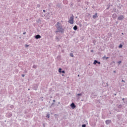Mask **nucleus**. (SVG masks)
Here are the masks:
<instances>
[{"mask_svg": "<svg viewBox=\"0 0 127 127\" xmlns=\"http://www.w3.org/2000/svg\"><path fill=\"white\" fill-rule=\"evenodd\" d=\"M59 24H60V23L58 22L57 23V29L58 31H57L56 32H61L62 33L64 32V29L62 28V25H60Z\"/></svg>", "mask_w": 127, "mask_h": 127, "instance_id": "f257e3e1", "label": "nucleus"}, {"mask_svg": "<svg viewBox=\"0 0 127 127\" xmlns=\"http://www.w3.org/2000/svg\"><path fill=\"white\" fill-rule=\"evenodd\" d=\"M68 23L70 24H73L74 23V16H71L70 17L69 20H68Z\"/></svg>", "mask_w": 127, "mask_h": 127, "instance_id": "f03ea898", "label": "nucleus"}, {"mask_svg": "<svg viewBox=\"0 0 127 127\" xmlns=\"http://www.w3.org/2000/svg\"><path fill=\"white\" fill-rule=\"evenodd\" d=\"M125 18V17H124V15H120L118 17V20H123Z\"/></svg>", "mask_w": 127, "mask_h": 127, "instance_id": "7ed1b4c3", "label": "nucleus"}, {"mask_svg": "<svg viewBox=\"0 0 127 127\" xmlns=\"http://www.w3.org/2000/svg\"><path fill=\"white\" fill-rule=\"evenodd\" d=\"M70 107H71V108H72V109H75V108H76V105H75V103H72L70 104Z\"/></svg>", "mask_w": 127, "mask_h": 127, "instance_id": "20e7f679", "label": "nucleus"}, {"mask_svg": "<svg viewBox=\"0 0 127 127\" xmlns=\"http://www.w3.org/2000/svg\"><path fill=\"white\" fill-rule=\"evenodd\" d=\"M93 18L94 19H96V18H98V13H96L95 14L93 15Z\"/></svg>", "mask_w": 127, "mask_h": 127, "instance_id": "39448f33", "label": "nucleus"}, {"mask_svg": "<svg viewBox=\"0 0 127 127\" xmlns=\"http://www.w3.org/2000/svg\"><path fill=\"white\" fill-rule=\"evenodd\" d=\"M106 125H110V124H111V123H112V121L111 120H106L105 122Z\"/></svg>", "mask_w": 127, "mask_h": 127, "instance_id": "423d86ee", "label": "nucleus"}, {"mask_svg": "<svg viewBox=\"0 0 127 127\" xmlns=\"http://www.w3.org/2000/svg\"><path fill=\"white\" fill-rule=\"evenodd\" d=\"M36 39H39V38H41V36L40 35H36L35 36Z\"/></svg>", "mask_w": 127, "mask_h": 127, "instance_id": "0eeeda50", "label": "nucleus"}, {"mask_svg": "<svg viewBox=\"0 0 127 127\" xmlns=\"http://www.w3.org/2000/svg\"><path fill=\"white\" fill-rule=\"evenodd\" d=\"M117 108H118V109H122V108H123V105H122L121 104L117 105Z\"/></svg>", "mask_w": 127, "mask_h": 127, "instance_id": "6e6552de", "label": "nucleus"}, {"mask_svg": "<svg viewBox=\"0 0 127 127\" xmlns=\"http://www.w3.org/2000/svg\"><path fill=\"white\" fill-rule=\"evenodd\" d=\"M117 14L116 13H114L112 15V17H113L114 18H117Z\"/></svg>", "mask_w": 127, "mask_h": 127, "instance_id": "1a4fd4ad", "label": "nucleus"}, {"mask_svg": "<svg viewBox=\"0 0 127 127\" xmlns=\"http://www.w3.org/2000/svg\"><path fill=\"white\" fill-rule=\"evenodd\" d=\"M73 29H74V30H77V29H78V27L77 26V25H75L73 27Z\"/></svg>", "mask_w": 127, "mask_h": 127, "instance_id": "9d476101", "label": "nucleus"}, {"mask_svg": "<svg viewBox=\"0 0 127 127\" xmlns=\"http://www.w3.org/2000/svg\"><path fill=\"white\" fill-rule=\"evenodd\" d=\"M82 93H79V94H77L76 95V97H77L78 98H79V97H81V96H82Z\"/></svg>", "mask_w": 127, "mask_h": 127, "instance_id": "9b49d317", "label": "nucleus"}, {"mask_svg": "<svg viewBox=\"0 0 127 127\" xmlns=\"http://www.w3.org/2000/svg\"><path fill=\"white\" fill-rule=\"evenodd\" d=\"M98 64V61L95 60L93 63L94 65H96V64Z\"/></svg>", "mask_w": 127, "mask_h": 127, "instance_id": "f8f14e48", "label": "nucleus"}, {"mask_svg": "<svg viewBox=\"0 0 127 127\" xmlns=\"http://www.w3.org/2000/svg\"><path fill=\"white\" fill-rule=\"evenodd\" d=\"M109 57H103V59L104 60H107L109 59Z\"/></svg>", "mask_w": 127, "mask_h": 127, "instance_id": "ddd939ff", "label": "nucleus"}, {"mask_svg": "<svg viewBox=\"0 0 127 127\" xmlns=\"http://www.w3.org/2000/svg\"><path fill=\"white\" fill-rule=\"evenodd\" d=\"M33 68H34V69H36V68H37V65L35 64L33 65Z\"/></svg>", "mask_w": 127, "mask_h": 127, "instance_id": "4468645a", "label": "nucleus"}, {"mask_svg": "<svg viewBox=\"0 0 127 127\" xmlns=\"http://www.w3.org/2000/svg\"><path fill=\"white\" fill-rule=\"evenodd\" d=\"M59 73H61L62 72V68H60L59 69Z\"/></svg>", "mask_w": 127, "mask_h": 127, "instance_id": "2eb2a0df", "label": "nucleus"}, {"mask_svg": "<svg viewBox=\"0 0 127 127\" xmlns=\"http://www.w3.org/2000/svg\"><path fill=\"white\" fill-rule=\"evenodd\" d=\"M70 56H71V57H74V55H73V53H70Z\"/></svg>", "mask_w": 127, "mask_h": 127, "instance_id": "dca6fc26", "label": "nucleus"}, {"mask_svg": "<svg viewBox=\"0 0 127 127\" xmlns=\"http://www.w3.org/2000/svg\"><path fill=\"white\" fill-rule=\"evenodd\" d=\"M119 48H123V45H122V44H120V45H119Z\"/></svg>", "mask_w": 127, "mask_h": 127, "instance_id": "f3484780", "label": "nucleus"}, {"mask_svg": "<svg viewBox=\"0 0 127 127\" xmlns=\"http://www.w3.org/2000/svg\"><path fill=\"white\" fill-rule=\"evenodd\" d=\"M56 39H57V41H59V38H58V37H56Z\"/></svg>", "mask_w": 127, "mask_h": 127, "instance_id": "a211bd4d", "label": "nucleus"}, {"mask_svg": "<svg viewBox=\"0 0 127 127\" xmlns=\"http://www.w3.org/2000/svg\"><path fill=\"white\" fill-rule=\"evenodd\" d=\"M29 46V45H25V47H26V48H27V47H28Z\"/></svg>", "mask_w": 127, "mask_h": 127, "instance_id": "6ab92c4d", "label": "nucleus"}, {"mask_svg": "<svg viewBox=\"0 0 127 127\" xmlns=\"http://www.w3.org/2000/svg\"><path fill=\"white\" fill-rule=\"evenodd\" d=\"M57 7H60V4H57Z\"/></svg>", "mask_w": 127, "mask_h": 127, "instance_id": "aec40b11", "label": "nucleus"}, {"mask_svg": "<svg viewBox=\"0 0 127 127\" xmlns=\"http://www.w3.org/2000/svg\"><path fill=\"white\" fill-rule=\"evenodd\" d=\"M61 73H63V74H65V70L62 71Z\"/></svg>", "mask_w": 127, "mask_h": 127, "instance_id": "412c9836", "label": "nucleus"}, {"mask_svg": "<svg viewBox=\"0 0 127 127\" xmlns=\"http://www.w3.org/2000/svg\"><path fill=\"white\" fill-rule=\"evenodd\" d=\"M82 127H86V125L85 124L82 125Z\"/></svg>", "mask_w": 127, "mask_h": 127, "instance_id": "4be33fe9", "label": "nucleus"}, {"mask_svg": "<svg viewBox=\"0 0 127 127\" xmlns=\"http://www.w3.org/2000/svg\"><path fill=\"white\" fill-rule=\"evenodd\" d=\"M34 90L36 91V90H37V87L34 88Z\"/></svg>", "mask_w": 127, "mask_h": 127, "instance_id": "5701e85b", "label": "nucleus"}, {"mask_svg": "<svg viewBox=\"0 0 127 127\" xmlns=\"http://www.w3.org/2000/svg\"><path fill=\"white\" fill-rule=\"evenodd\" d=\"M118 64H121V63H122V61H119V62H118Z\"/></svg>", "mask_w": 127, "mask_h": 127, "instance_id": "b1692460", "label": "nucleus"}, {"mask_svg": "<svg viewBox=\"0 0 127 127\" xmlns=\"http://www.w3.org/2000/svg\"><path fill=\"white\" fill-rule=\"evenodd\" d=\"M47 117H48L49 119V118H50V116L49 115V114H48Z\"/></svg>", "mask_w": 127, "mask_h": 127, "instance_id": "393cba45", "label": "nucleus"}, {"mask_svg": "<svg viewBox=\"0 0 127 127\" xmlns=\"http://www.w3.org/2000/svg\"><path fill=\"white\" fill-rule=\"evenodd\" d=\"M97 64H101V62H97Z\"/></svg>", "mask_w": 127, "mask_h": 127, "instance_id": "a878e982", "label": "nucleus"}, {"mask_svg": "<svg viewBox=\"0 0 127 127\" xmlns=\"http://www.w3.org/2000/svg\"><path fill=\"white\" fill-rule=\"evenodd\" d=\"M23 34H26V32H24L23 33Z\"/></svg>", "mask_w": 127, "mask_h": 127, "instance_id": "bb28decb", "label": "nucleus"}, {"mask_svg": "<svg viewBox=\"0 0 127 127\" xmlns=\"http://www.w3.org/2000/svg\"><path fill=\"white\" fill-rule=\"evenodd\" d=\"M122 82H124L125 83L126 81L125 80H122Z\"/></svg>", "mask_w": 127, "mask_h": 127, "instance_id": "cd10ccee", "label": "nucleus"}, {"mask_svg": "<svg viewBox=\"0 0 127 127\" xmlns=\"http://www.w3.org/2000/svg\"><path fill=\"white\" fill-rule=\"evenodd\" d=\"M25 75L24 74H22V77H24Z\"/></svg>", "mask_w": 127, "mask_h": 127, "instance_id": "c85d7f7f", "label": "nucleus"}, {"mask_svg": "<svg viewBox=\"0 0 127 127\" xmlns=\"http://www.w3.org/2000/svg\"><path fill=\"white\" fill-rule=\"evenodd\" d=\"M106 85H107V87L109 86V84L108 83H106Z\"/></svg>", "mask_w": 127, "mask_h": 127, "instance_id": "c756f323", "label": "nucleus"}, {"mask_svg": "<svg viewBox=\"0 0 127 127\" xmlns=\"http://www.w3.org/2000/svg\"><path fill=\"white\" fill-rule=\"evenodd\" d=\"M45 10H43V12H45Z\"/></svg>", "mask_w": 127, "mask_h": 127, "instance_id": "7c9ffc66", "label": "nucleus"}, {"mask_svg": "<svg viewBox=\"0 0 127 127\" xmlns=\"http://www.w3.org/2000/svg\"><path fill=\"white\" fill-rule=\"evenodd\" d=\"M114 73H116V70H114Z\"/></svg>", "mask_w": 127, "mask_h": 127, "instance_id": "2f4dec72", "label": "nucleus"}, {"mask_svg": "<svg viewBox=\"0 0 127 127\" xmlns=\"http://www.w3.org/2000/svg\"><path fill=\"white\" fill-rule=\"evenodd\" d=\"M122 100H123V101H125V98H123Z\"/></svg>", "mask_w": 127, "mask_h": 127, "instance_id": "473e14b6", "label": "nucleus"}, {"mask_svg": "<svg viewBox=\"0 0 127 127\" xmlns=\"http://www.w3.org/2000/svg\"><path fill=\"white\" fill-rule=\"evenodd\" d=\"M93 50H91V52H93Z\"/></svg>", "mask_w": 127, "mask_h": 127, "instance_id": "72a5a7b5", "label": "nucleus"}, {"mask_svg": "<svg viewBox=\"0 0 127 127\" xmlns=\"http://www.w3.org/2000/svg\"><path fill=\"white\" fill-rule=\"evenodd\" d=\"M77 76H78V77H80V75H79V74Z\"/></svg>", "mask_w": 127, "mask_h": 127, "instance_id": "f704fd0d", "label": "nucleus"}, {"mask_svg": "<svg viewBox=\"0 0 127 127\" xmlns=\"http://www.w3.org/2000/svg\"><path fill=\"white\" fill-rule=\"evenodd\" d=\"M53 102H55V100H53Z\"/></svg>", "mask_w": 127, "mask_h": 127, "instance_id": "c9c22d12", "label": "nucleus"}, {"mask_svg": "<svg viewBox=\"0 0 127 127\" xmlns=\"http://www.w3.org/2000/svg\"><path fill=\"white\" fill-rule=\"evenodd\" d=\"M64 1H66V0H64Z\"/></svg>", "mask_w": 127, "mask_h": 127, "instance_id": "e433bc0d", "label": "nucleus"}, {"mask_svg": "<svg viewBox=\"0 0 127 127\" xmlns=\"http://www.w3.org/2000/svg\"><path fill=\"white\" fill-rule=\"evenodd\" d=\"M38 7H39V5H38Z\"/></svg>", "mask_w": 127, "mask_h": 127, "instance_id": "4c0bfd02", "label": "nucleus"}, {"mask_svg": "<svg viewBox=\"0 0 127 127\" xmlns=\"http://www.w3.org/2000/svg\"><path fill=\"white\" fill-rule=\"evenodd\" d=\"M124 104H125L126 102H125V101H124Z\"/></svg>", "mask_w": 127, "mask_h": 127, "instance_id": "58836bf2", "label": "nucleus"}, {"mask_svg": "<svg viewBox=\"0 0 127 127\" xmlns=\"http://www.w3.org/2000/svg\"><path fill=\"white\" fill-rule=\"evenodd\" d=\"M122 34L124 35V33H122Z\"/></svg>", "mask_w": 127, "mask_h": 127, "instance_id": "ea45409f", "label": "nucleus"}, {"mask_svg": "<svg viewBox=\"0 0 127 127\" xmlns=\"http://www.w3.org/2000/svg\"><path fill=\"white\" fill-rule=\"evenodd\" d=\"M28 90H30V89L29 88Z\"/></svg>", "mask_w": 127, "mask_h": 127, "instance_id": "a19ab883", "label": "nucleus"}, {"mask_svg": "<svg viewBox=\"0 0 127 127\" xmlns=\"http://www.w3.org/2000/svg\"><path fill=\"white\" fill-rule=\"evenodd\" d=\"M92 95L93 96V93H92Z\"/></svg>", "mask_w": 127, "mask_h": 127, "instance_id": "79ce46f5", "label": "nucleus"}]
</instances>
